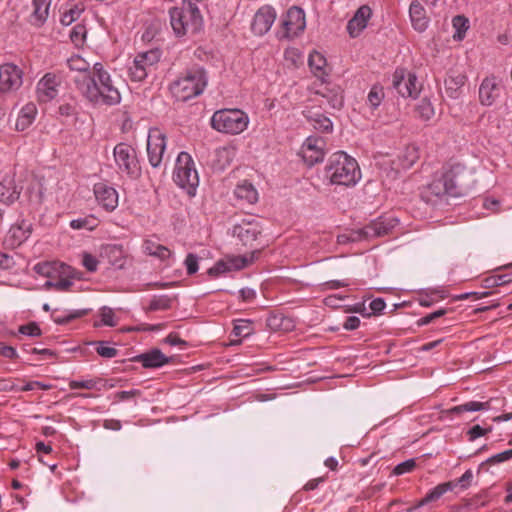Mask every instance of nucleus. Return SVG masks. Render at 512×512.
<instances>
[{"label": "nucleus", "mask_w": 512, "mask_h": 512, "mask_svg": "<svg viewBox=\"0 0 512 512\" xmlns=\"http://www.w3.org/2000/svg\"><path fill=\"white\" fill-rule=\"evenodd\" d=\"M74 83L80 93L93 104L112 106L120 103V92L101 63H95L92 72L88 70V74L77 75Z\"/></svg>", "instance_id": "nucleus-1"}, {"label": "nucleus", "mask_w": 512, "mask_h": 512, "mask_svg": "<svg viewBox=\"0 0 512 512\" xmlns=\"http://www.w3.org/2000/svg\"><path fill=\"white\" fill-rule=\"evenodd\" d=\"M466 175V170L462 165L451 166L425 188L423 199L428 203L436 204L449 197L456 198L465 195L468 189V184L465 181Z\"/></svg>", "instance_id": "nucleus-2"}, {"label": "nucleus", "mask_w": 512, "mask_h": 512, "mask_svg": "<svg viewBox=\"0 0 512 512\" xmlns=\"http://www.w3.org/2000/svg\"><path fill=\"white\" fill-rule=\"evenodd\" d=\"M325 177L331 184L349 187L361 179V172L354 158L339 151L330 156L325 168Z\"/></svg>", "instance_id": "nucleus-3"}, {"label": "nucleus", "mask_w": 512, "mask_h": 512, "mask_svg": "<svg viewBox=\"0 0 512 512\" xmlns=\"http://www.w3.org/2000/svg\"><path fill=\"white\" fill-rule=\"evenodd\" d=\"M170 23L178 37L195 34L203 26V18L198 6L191 1H183L170 10Z\"/></svg>", "instance_id": "nucleus-4"}, {"label": "nucleus", "mask_w": 512, "mask_h": 512, "mask_svg": "<svg viewBox=\"0 0 512 512\" xmlns=\"http://www.w3.org/2000/svg\"><path fill=\"white\" fill-rule=\"evenodd\" d=\"M207 85V75L202 67H193L185 74L174 81L170 90L173 96L179 101H187L200 95Z\"/></svg>", "instance_id": "nucleus-5"}, {"label": "nucleus", "mask_w": 512, "mask_h": 512, "mask_svg": "<svg viewBox=\"0 0 512 512\" xmlns=\"http://www.w3.org/2000/svg\"><path fill=\"white\" fill-rule=\"evenodd\" d=\"M211 127L226 134H240L248 126L249 118L240 109H222L214 112L211 117Z\"/></svg>", "instance_id": "nucleus-6"}, {"label": "nucleus", "mask_w": 512, "mask_h": 512, "mask_svg": "<svg viewBox=\"0 0 512 512\" xmlns=\"http://www.w3.org/2000/svg\"><path fill=\"white\" fill-rule=\"evenodd\" d=\"M173 180L179 187L186 190L190 196L195 195L199 184V177L194 161L187 152L179 153L173 173Z\"/></svg>", "instance_id": "nucleus-7"}, {"label": "nucleus", "mask_w": 512, "mask_h": 512, "mask_svg": "<svg viewBox=\"0 0 512 512\" xmlns=\"http://www.w3.org/2000/svg\"><path fill=\"white\" fill-rule=\"evenodd\" d=\"M161 53L158 49L138 53L132 65L129 66V75L133 81L144 80L151 69L159 62Z\"/></svg>", "instance_id": "nucleus-8"}, {"label": "nucleus", "mask_w": 512, "mask_h": 512, "mask_svg": "<svg viewBox=\"0 0 512 512\" xmlns=\"http://www.w3.org/2000/svg\"><path fill=\"white\" fill-rule=\"evenodd\" d=\"M259 253L260 249L255 247L249 254L226 257L224 260L216 262L213 267L208 269L207 273L212 277H217L228 271L243 269L252 264L258 257Z\"/></svg>", "instance_id": "nucleus-9"}, {"label": "nucleus", "mask_w": 512, "mask_h": 512, "mask_svg": "<svg viewBox=\"0 0 512 512\" xmlns=\"http://www.w3.org/2000/svg\"><path fill=\"white\" fill-rule=\"evenodd\" d=\"M392 86L402 97L413 98L418 96L421 88L416 75L403 68L395 70Z\"/></svg>", "instance_id": "nucleus-10"}, {"label": "nucleus", "mask_w": 512, "mask_h": 512, "mask_svg": "<svg viewBox=\"0 0 512 512\" xmlns=\"http://www.w3.org/2000/svg\"><path fill=\"white\" fill-rule=\"evenodd\" d=\"M165 148V134L158 128L150 129L147 138V154L149 162L154 168L161 164Z\"/></svg>", "instance_id": "nucleus-11"}, {"label": "nucleus", "mask_w": 512, "mask_h": 512, "mask_svg": "<svg viewBox=\"0 0 512 512\" xmlns=\"http://www.w3.org/2000/svg\"><path fill=\"white\" fill-rule=\"evenodd\" d=\"M114 158L119 169L128 175L138 173L136 152L133 147L125 143H119L114 148Z\"/></svg>", "instance_id": "nucleus-12"}, {"label": "nucleus", "mask_w": 512, "mask_h": 512, "mask_svg": "<svg viewBox=\"0 0 512 512\" xmlns=\"http://www.w3.org/2000/svg\"><path fill=\"white\" fill-rule=\"evenodd\" d=\"M21 69L11 63L0 66V93H11L22 85Z\"/></svg>", "instance_id": "nucleus-13"}, {"label": "nucleus", "mask_w": 512, "mask_h": 512, "mask_svg": "<svg viewBox=\"0 0 512 512\" xmlns=\"http://www.w3.org/2000/svg\"><path fill=\"white\" fill-rule=\"evenodd\" d=\"M33 231L32 224L26 220H22L17 224H13L6 233L3 244L5 247L15 249L21 246L31 236Z\"/></svg>", "instance_id": "nucleus-14"}, {"label": "nucleus", "mask_w": 512, "mask_h": 512, "mask_svg": "<svg viewBox=\"0 0 512 512\" xmlns=\"http://www.w3.org/2000/svg\"><path fill=\"white\" fill-rule=\"evenodd\" d=\"M325 145V140L321 137H308L302 146L304 161L310 166L321 162L325 155Z\"/></svg>", "instance_id": "nucleus-15"}, {"label": "nucleus", "mask_w": 512, "mask_h": 512, "mask_svg": "<svg viewBox=\"0 0 512 512\" xmlns=\"http://www.w3.org/2000/svg\"><path fill=\"white\" fill-rule=\"evenodd\" d=\"M316 96H319L321 99H310V104L319 103L320 108L325 104L330 108L337 110L343 106V95L339 86L335 85L333 87H329L328 85H325L322 89L316 91Z\"/></svg>", "instance_id": "nucleus-16"}, {"label": "nucleus", "mask_w": 512, "mask_h": 512, "mask_svg": "<svg viewBox=\"0 0 512 512\" xmlns=\"http://www.w3.org/2000/svg\"><path fill=\"white\" fill-rule=\"evenodd\" d=\"M283 26L286 30L287 36H297L305 29L306 26L304 11L296 6L291 7L283 19Z\"/></svg>", "instance_id": "nucleus-17"}, {"label": "nucleus", "mask_w": 512, "mask_h": 512, "mask_svg": "<svg viewBox=\"0 0 512 512\" xmlns=\"http://www.w3.org/2000/svg\"><path fill=\"white\" fill-rule=\"evenodd\" d=\"M233 233L244 246L254 248V242L261 234V227L256 221H243L234 226Z\"/></svg>", "instance_id": "nucleus-18"}, {"label": "nucleus", "mask_w": 512, "mask_h": 512, "mask_svg": "<svg viewBox=\"0 0 512 512\" xmlns=\"http://www.w3.org/2000/svg\"><path fill=\"white\" fill-rule=\"evenodd\" d=\"M303 115L314 129L321 132H332V121L321 113L315 104H307L303 110Z\"/></svg>", "instance_id": "nucleus-19"}, {"label": "nucleus", "mask_w": 512, "mask_h": 512, "mask_svg": "<svg viewBox=\"0 0 512 512\" xmlns=\"http://www.w3.org/2000/svg\"><path fill=\"white\" fill-rule=\"evenodd\" d=\"M58 78L52 74H45L37 84V97L41 102H49L58 94Z\"/></svg>", "instance_id": "nucleus-20"}, {"label": "nucleus", "mask_w": 512, "mask_h": 512, "mask_svg": "<svg viewBox=\"0 0 512 512\" xmlns=\"http://www.w3.org/2000/svg\"><path fill=\"white\" fill-rule=\"evenodd\" d=\"M501 94V87L494 76L486 77L479 87V100L482 105L491 106Z\"/></svg>", "instance_id": "nucleus-21"}, {"label": "nucleus", "mask_w": 512, "mask_h": 512, "mask_svg": "<svg viewBox=\"0 0 512 512\" xmlns=\"http://www.w3.org/2000/svg\"><path fill=\"white\" fill-rule=\"evenodd\" d=\"M276 18V14L273 8L271 7H262L260 8L252 22V30L257 35H263L268 32L273 25Z\"/></svg>", "instance_id": "nucleus-22"}, {"label": "nucleus", "mask_w": 512, "mask_h": 512, "mask_svg": "<svg viewBox=\"0 0 512 512\" xmlns=\"http://www.w3.org/2000/svg\"><path fill=\"white\" fill-rule=\"evenodd\" d=\"M94 194L98 203L107 211H113L118 206V194L114 188L98 183L94 186Z\"/></svg>", "instance_id": "nucleus-23"}, {"label": "nucleus", "mask_w": 512, "mask_h": 512, "mask_svg": "<svg viewBox=\"0 0 512 512\" xmlns=\"http://www.w3.org/2000/svg\"><path fill=\"white\" fill-rule=\"evenodd\" d=\"M22 187H19L14 178L6 176L0 182V202L5 205L15 203L21 194Z\"/></svg>", "instance_id": "nucleus-24"}, {"label": "nucleus", "mask_w": 512, "mask_h": 512, "mask_svg": "<svg viewBox=\"0 0 512 512\" xmlns=\"http://www.w3.org/2000/svg\"><path fill=\"white\" fill-rule=\"evenodd\" d=\"M372 15V10L369 6H361L355 13L352 19L347 24V30L351 37H357L360 32L367 26V22Z\"/></svg>", "instance_id": "nucleus-25"}, {"label": "nucleus", "mask_w": 512, "mask_h": 512, "mask_svg": "<svg viewBox=\"0 0 512 512\" xmlns=\"http://www.w3.org/2000/svg\"><path fill=\"white\" fill-rule=\"evenodd\" d=\"M409 16L413 28L418 32H424L429 24V18L426 15V11L423 5L414 0L409 6Z\"/></svg>", "instance_id": "nucleus-26"}, {"label": "nucleus", "mask_w": 512, "mask_h": 512, "mask_svg": "<svg viewBox=\"0 0 512 512\" xmlns=\"http://www.w3.org/2000/svg\"><path fill=\"white\" fill-rule=\"evenodd\" d=\"M134 361L141 363L145 368H158L169 363L170 358L166 357L159 349H152L147 353L137 355Z\"/></svg>", "instance_id": "nucleus-27"}, {"label": "nucleus", "mask_w": 512, "mask_h": 512, "mask_svg": "<svg viewBox=\"0 0 512 512\" xmlns=\"http://www.w3.org/2000/svg\"><path fill=\"white\" fill-rule=\"evenodd\" d=\"M393 227L391 222H385L380 218L361 228V233L364 239H372L387 235Z\"/></svg>", "instance_id": "nucleus-28"}, {"label": "nucleus", "mask_w": 512, "mask_h": 512, "mask_svg": "<svg viewBox=\"0 0 512 512\" xmlns=\"http://www.w3.org/2000/svg\"><path fill=\"white\" fill-rule=\"evenodd\" d=\"M418 158V147L414 144L407 145L398 156L397 163L393 161V164L395 165L393 169L395 171H399L400 169H408L418 160Z\"/></svg>", "instance_id": "nucleus-29"}, {"label": "nucleus", "mask_w": 512, "mask_h": 512, "mask_svg": "<svg viewBox=\"0 0 512 512\" xmlns=\"http://www.w3.org/2000/svg\"><path fill=\"white\" fill-rule=\"evenodd\" d=\"M465 82L466 76L463 73L450 71L444 82L447 95L453 99L458 98Z\"/></svg>", "instance_id": "nucleus-30"}, {"label": "nucleus", "mask_w": 512, "mask_h": 512, "mask_svg": "<svg viewBox=\"0 0 512 512\" xmlns=\"http://www.w3.org/2000/svg\"><path fill=\"white\" fill-rule=\"evenodd\" d=\"M456 487L455 482H444L438 484L430 490L424 498H422L415 506V508L422 507L430 502L439 500L446 492L452 491Z\"/></svg>", "instance_id": "nucleus-31"}, {"label": "nucleus", "mask_w": 512, "mask_h": 512, "mask_svg": "<svg viewBox=\"0 0 512 512\" xmlns=\"http://www.w3.org/2000/svg\"><path fill=\"white\" fill-rule=\"evenodd\" d=\"M308 64L315 77L324 83L325 76H328L325 57L321 53L314 51L309 55Z\"/></svg>", "instance_id": "nucleus-32"}, {"label": "nucleus", "mask_w": 512, "mask_h": 512, "mask_svg": "<svg viewBox=\"0 0 512 512\" xmlns=\"http://www.w3.org/2000/svg\"><path fill=\"white\" fill-rule=\"evenodd\" d=\"M234 194L243 204H254L258 200V192L255 187L246 181L237 185Z\"/></svg>", "instance_id": "nucleus-33"}, {"label": "nucleus", "mask_w": 512, "mask_h": 512, "mask_svg": "<svg viewBox=\"0 0 512 512\" xmlns=\"http://www.w3.org/2000/svg\"><path fill=\"white\" fill-rule=\"evenodd\" d=\"M50 3V0H33L31 21L35 25L40 26L46 21L49 14Z\"/></svg>", "instance_id": "nucleus-34"}, {"label": "nucleus", "mask_w": 512, "mask_h": 512, "mask_svg": "<svg viewBox=\"0 0 512 512\" xmlns=\"http://www.w3.org/2000/svg\"><path fill=\"white\" fill-rule=\"evenodd\" d=\"M37 110L35 105L27 104L25 105L16 120L15 128L18 131H24L27 129L34 121Z\"/></svg>", "instance_id": "nucleus-35"}, {"label": "nucleus", "mask_w": 512, "mask_h": 512, "mask_svg": "<svg viewBox=\"0 0 512 512\" xmlns=\"http://www.w3.org/2000/svg\"><path fill=\"white\" fill-rule=\"evenodd\" d=\"M143 250L146 254L161 260H165L171 256V251L166 246L152 240H146L143 243Z\"/></svg>", "instance_id": "nucleus-36"}, {"label": "nucleus", "mask_w": 512, "mask_h": 512, "mask_svg": "<svg viewBox=\"0 0 512 512\" xmlns=\"http://www.w3.org/2000/svg\"><path fill=\"white\" fill-rule=\"evenodd\" d=\"M60 269H65V267L58 262H40L33 267L35 273L48 278H52L60 273ZM62 272L65 273V270Z\"/></svg>", "instance_id": "nucleus-37"}, {"label": "nucleus", "mask_w": 512, "mask_h": 512, "mask_svg": "<svg viewBox=\"0 0 512 512\" xmlns=\"http://www.w3.org/2000/svg\"><path fill=\"white\" fill-rule=\"evenodd\" d=\"M489 408V402H478V401H470L458 406H454L448 409L446 412L448 414H461L463 412H474L487 410Z\"/></svg>", "instance_id": "nucleus-38"}, {"label": "nucleus", "mask_w": 512, "mask_h": 512, "mask_svg": "<svg viewBox=\"0 0 512 512\" xmlns=\"http://www.w3.org/2000/svg\"><path fill=\"white\" fill-rule=\"evenodd\" d=\"M369 306L372 311L370 313H365L366 308H365L364 304H360V305L356 306L354 308V311L361 313L363 316L370 317L372 314L376 315V314L381 313L384 310V308L386 307V303L382 298H376L371 301Z\"/></svg>", "instance_id": "nucleus-39"}, {"label": "nucleus", "mask_w": 512, "mask_h": 512, "mask_svg": "<svg viewBox=\"0 0 512 512\" xmlns=\"http://www.w3.org/2000/svg\"><path fill=\"white\" fill-rule=\"evenodd\" d=\"M173 299L167 295L155 296L150 301L148 311L168 310L171 308Z\"/></svg>", "instance_id": "nucleus-40"}, {"label": "nucleus", "mask_w": 512, "mask_h": 512, "mask_svg": "<svg viewBox=\"0 0 512 512\" xmlns=\"http://www.w3.org/2000/svg\"><path fill=\"white\" fill-rule=\"evenodd\" d=\"M67 64L72 71H77L79 74H88L90 65L79 55H75L69 58Z\"/></svg>", "instance_id": "nucleus-41"}, {"label": "nucleus", "mask_w": 512, "mask_h": 512, "mask_svg": "<svg viewBox=\"0 0 512 512\" xmlns=\"http://www.w3.org/2000/svg\"><path fill=\"white\" fill-rule=\"evenodd\" d=\"M384 90L383 87L379 85H374L368 93L367 100L372 109H376L381 104L384 99Z\"/></svg>", "instance_id": "nucleus-42"}, {"label": "nucleus", "mask_w": 512, "mask_h": 512, "mask_svg": "<svg viewBox=\"0 0 512 512\" xmlns=\"http://www.w3.org/2000/svg\"><path fill=\"white\" fill-rule=\"evenodd\" d=\"M252 322L250 320L239 319L235 322L233 333L235 336L248 337L252 334Z\"/></svg>", "instance_id": "nucleus-43"}, {"label": "nucleus", "mask_w": 512, "mask_h": 512, "mask_svg": "<svg viewBox=\"0 0 512 512\" xmlns=\"http://www.w3.org/2000/svg\"><path fill=\"white\" fill-rule=\"evenodd\" d=\"M98 225V221L95 217L89 216L84 218L74 219L70 222V226L73 229H88L93 230Z\"/></svg>", "instance_id": "nucleus-44"}, {"label": "nucleus", "mask_w": 512, "mask_h": 512, "mask_svg": "<svg viewBox=\"0 0 512 512\" xmlns=\"http://www.w3.org/2000/svg\"><path fill=\"white\" fill-rule=\"evenodd\" d=\"M86 35V28L83 25H76L70 31V38L76 45L81 44L84 41Z\"/></svg>", "instance_id": "nucleus-45"}, {"label": "nucleus", "mask_w": 512, "mask_h": 512, "mask_svg": "<svg viewBox=\"0 0 512 512\" xmlns=\"http://www.w3.org/2000/svg\"><path fill=\"white\" fill-rule=\"evenodd\" d=\"M81 12L82 10L79 9L77 6L69 9L68 11L63 13L61 17V23L66 26L72 24L76 19L79 18Z\"/></svg>", "instance_id": "nucleus-46"}, {"label": "nucleus", "mask_w": 512, "mask_h": 512, "mask_svg": "<svg viewBox=\"0 0 512 512\" xmlns=\"http://www.w3.org/2000/svg\"><path fill=\"white\" fill-rule=\"evenodd\" d=\"M338 243L345 244L347 242H356L363 240V235L361 233V229L353 230L348 234H342L338 236Z\"/></svg>", "instance_id": "nucleus-47"}, {"label": "nucleus", "mask_w": 512, "mask_h": 512, "mask_svg": "<svg viewBox=\"0 0 512 512\" xmlns=\"http://www.w3.org/2000/svg\"><path fill=\"white\" fill-rule=\"evenodd\" d=\"M97 353L104 358H114L117 356L118 351L114 347L106 346L105 342H98V347L96 348Z\"/></svg>", "instance_id": "nucleus-48"}, {"label": "nucleus", "mask_w": 512, "mask_h": 512, "mask_svg": "<svg viewBox=\"0 0 512 512\" xmlns=\"http://www.w3.org/2000/svg\"><path fill=\"white\" fill-rule=\"evenodd\" d=\"M416 466V462L414 459H408L402 463H399L395 466L393 473L395 475H402L408 472H411Z\"/></svg>", "instance_id": "nucleus-49"}, {"label": "nucleus", "mask_w": 512, "mask_h": 512, "mask_svg": "<svg viewBox=\"0 0 512 512\" xmlns=\"http://www.w3.org/2000/svg\"><path fill=\"white\" fill-rule=\"evenodd\" d=\"M89 312V309H81V310H76L74 311L73 313H70L66 316H63V317H58V318H55V322L57 324H66L76 318H80V317H83L84 315H86L87 313Z\"/></svg>", "instance_id": "nucleus-50"}, {"label": "nucleus", "mask_w": 512, "mask_h": 512, "mask_svg": "<svg viewBox=\"0 0 512 512\" xmlns=\"http://www.w3.org/2000/svg\"><path fill=\"white\" fill-rule=\"evenodd\" d=\"M453 26L457 29L458 37L461 39L462 32H465L468 29V20L466 17L457 15L452 20Z\"/></svg>", "instance_id": "nucleus-51"}, {"label": "nucleus", "mask_w": 512, "mask_h": 512, "mask_svg": "<svg viewBox=\"0 0 512 512\" xmlns=\"http://www.w3.org/2000/svg\"><path fill=\"white\" fill-rule=\"evenodd\" d=\"M96 384L97 382L95 380H84V381H77V380H72L69 382V387L71 389H88V390H91V389H94L96 388Z\"/></svg>", "instance_id": "nucleus-52"}, {"label": "nucleus", "mask_w": 512, "mask_h": 512, "mask_svg": "<svg viewBox=\"0 0 512 512\" xmlns=\"http://www.w3.org/2000/svg\"><path fill=\"white\" fill-rule=\"evenodd\" d=\"M512 458V452L511 450H506V451H503L501 453H498L496 455H493L492 457L488 458L486 460V463L488 464H497V463H502V462H505L509 459ZM484 463H482L481 465H484Z\"/></svg>", "instance_id": "nucleus-53"}, {"label": "nucleus", "mask_w": 512, "mask_h": 512, "mask_svg": "<svg viewBox=\"0 0 512 512\" xmlns=\"http://www.w3.org/2000/svg\"><path fill=\"white\" fill-rule=\"evenodd\" d=\"M19 332L21 334L28 335V336H40L41 335V329L34 322H31L27 325L20 326Z\"/></svg>", "instance_id": "nucleus-54"}, {"label": "nucleus", "mask_w": 512, "mask_h": 512, "mask_svg": "<svg viewBox=\"0 0 512 512\" xmlns=\"http://www.w3.org/2000/svg\"><path fill=\"white\" fill-rule=\"evenodd\" d=\"M185 266L189 275L196 273L198 271V257L189 253L185 259Z\"/></svg>", "instance_id": "nucleus-55"}, {"label": "nucleus", "mask_w": 512, "mask_h": 512, "mask_svg": "<svg viewBox=\"0 0 512 512\" xmlns=\"http://www.w3.org/2000/svg\"><path fill=\"white\" fill-rule=\"evenodd\" d=\"M473 472L472 470L468 469L464 472V474L457 480H455L454 482L456 483V486H460L461 489H467L470 487L471 483H472V480H473Z\"/></svg>", "instance_id": "nucleus-56"}, {"label": "nucleus", "mask_w": 512, "mask_h": 512, "mask_svg": "<svg viewBox=\"0 0 512 512\" xmlns=\"http://www.w3.org/2000/svg\"><path fill=\"white\" fill-rule=\"evenodd\" d=\"M72 285V281L67 279V278H63V279H59L57 281H47L45 283V286L47 287H53L55 288L56 290L58 291H66L69 289V287Z\"/></svg>", "instance_id": "nucleus-57"}, {"label": "nucleus", "mask_w": 512, "mask_h": 512, "mask_svg": "<svg viewBox=\"0 0 512 512\" xmlns=\"http://www.w3.org/2000/svg\"><path fill=\"white\" fill-rule=\"evenodd\" d=\"M491 430H492L491 427L485 429V428H482L480 425H474L473 427H471L468 430L467 435L469 436L470 441H474L478 437L486 435Z\"/></svg>", "instance_id": "nucleus-58"}, {"label": "nucleus", "mask_w": 512, "mask_h": 512, "mask_svg": "<svg viewBox=\"0 0 512 512\" xmlns=\"http://www.w3.org/2000/svg\"><path fill=\"white\" fill-rule=\"evenodd\" d=\"M82 264L89 272H94L97 270L98 260L93 255L84 253Z\"/></svg>", "instance_id": "nucleus-59"}, {"label": "nucleus", "mask_w": 512, "mask_h": 512, "mask_svg": "<svg viewBox=\"0 0 512 512\" xmlns=\"http://www.w3.org/2000/svg\"><path fill=\"white\" fill-rule=\"evenodd\" d=\"M101 321L107 326L112 327L116 325V322L114 321V312L111 308L103 307L101 309Z\"/></svg>", "instance_id": "nucleus-60"}, {"label": "nucleus", "mask_w": 512, "mask_h": 512, "mask_svg": "<svg viewBox=\"0 0 512 512\" xmlns=\"http://www.w3.org/2000/svg\"><path fill=\"white\" fill-rule=\"evenodd\" d=\"M15 262L12 256L0 251V269H9Z\"/></svg>", "instance_id": "nucleus-61"}, {"label": "nucleus", "mask_w": 512, "mask_h": 512, "mask_svg": "<svg viewBox=\"0 0 512 512\" xmlns=\"http://www.w3.org/2000/svg\"><path fill=\"white\" fill-rule=\"evenodd\" d=\"M360 325V319L356 316H349L343 324L346 330H355Z\"/></svg>", "instance_id": "nucleus-62"}, {"label": "nucleus", "mask_w": 512, "mask_h": 512, "mask_svg": "<svg viewBox=\"0 0 512 512\" xmlns=\"http://www.w3.org/2000/svg\"><path fill=\"white\" fill-rule=\"evenodd\" d=\"M419 111L421 116L426 119H429L433 115V108L431 107L430 103L425 101H422V103L419 105Z\"/></svg>", "instance_id": "nucleus-63"}, {"label": "nucleus", "mask_w": 512, "mask_h": 512, "mask_svg": "<svg viewBox=\"0 0 512 512\" xmlns=\"http://www.w3.org/2000/svg\"><path fill=\"white\" fill-rule=\"evenodd\" d=\"M285 319L281 316H272L267 319V325L273 329L277 330L280 329L282 326V323Z\"/></svg>", "instance_id": "nucleus-64"}]
</instances>
